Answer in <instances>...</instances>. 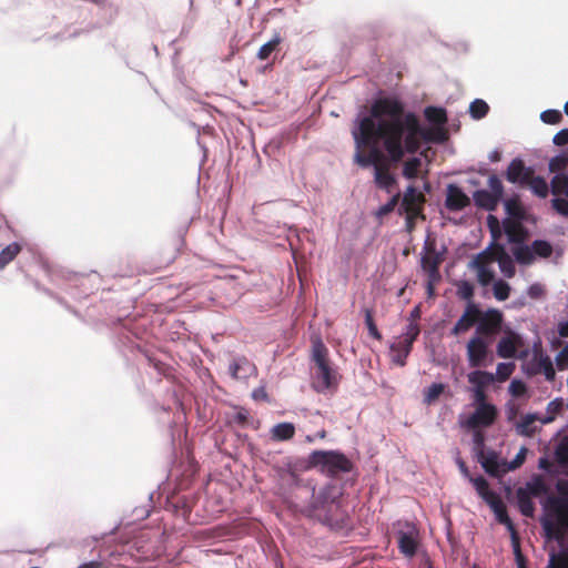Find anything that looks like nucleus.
Wrapping results in <instances>:
<instances>
[{
	"label": "nucleus",
	"mask_w": 568,
	"mask_h": 568,
	"mask_svg": "<svg viewBox=\"0 0 568 568\" xmlns=\"http://www.w3.org/2000/svg\"><path fill=\"white\" fill-rule=\"evenodd\" d=\"M379 136L393 162H400L406 153L414 154L426 143H444L445 126H423L418 115L406 111L405 103L395 95L376 99L371 115L361 119L359 142L369 144Z\"/></svg>",
	"instance_id": "f257e3e1"
},
{
	"label": "nucleus",
	"mask_w": 568,
	"mask_h": 568,
	"mask_svg": "<svg viewBox=\"0 0 568 568\" xmlns=\"http://www.w3.org/2000/svg\"><path fill=\"white\" fill-rule=\"evenodd\" d=\"M361 134V120L358 121V128L353 131V136L356 144L355 162L363 166H374V181L376 185L387 192L392 191V187L396 184L395 176L390 173V165L396 164L393 162L387 153L388 158L378 149L377 143L381 141L379 136H376L374 142L369 144H362L359 142Z\"/></svg>",
	"instance_id": "f03ea898"
},
{
	"label": "nucleus",
	"mask_w": 568,
	"mask_h": 568,
	"mask_svg": "<svg viewBox=\"0 0 568 568\" xmlns=\"http://www.w3.org/2000/svg\"><path fill=\"white\" fill-rule=\"evenodd\" d=\"M311 342L312 361L316 366L312 388L317 393L335 392L339 384V376L331 366L328 348L320 336H313Z\"/></svg>",
	"instance_id": "7ed1b4c3"
},
{
	"label": "nucleus",
	"mask_w": 568,
	"mask_h": 568,
	"mask_svg": "<svg viewBox=\"0 0 568 568\" xmlns=\"http://www.w3.org/2000/svg\"><path fill=\"white\" fill-rule=\"evenodd\" d=\"M310 516L331 527L344 523L345 515L334 487H324L314 496L310 506Z\"/></svg>",
	"instance_id": "20e7f679"
},
{
	"label": "nucleus",
	"mask_w": 568,
	"mask_h": 568,
	"mask_svg": "<svg viewBox=\"0 0 568 568\" xmlns=\"http://www.w3.org/2000/svg\"><path fill=\"white\" fill-rule=\"evenodd\" d=\"M552 518L542 520V528L548 538L560 539L568 529V503L565 498L549 496L544 505Z\"/></svg>",
	"instance_id": "39448f33"
},
{
	"label": "nucleus",
	"mask_w": 568,
	"mask_h": 568,
	"mask_svg": "<svg viewBox=\"0 0 568 568\" xmlns=\"http://www.w3.org/2000/svg\"><path fill=\"white\" fill-rule=\"evenodd\" d=\"M308 466L318 468L323 474L334 477L341 473H349L353 463L337 450H314L308 456Z\"/></svg>",
	"instance_id": "423d86ee"
},
{
	"label": "nucleus",
	"mask_w": 568,
	"mask_h": 568,
	"mask_svg": "<svg viewBox=\"0 0 568 568\" xmlns=\"http://www.w3.org/2000/svg\"><path fill=\"white\" fill-rule=\"evenodd\" d=\"M490 191L477 190L473 194L475 205L486 211H495L504 195V185L497 175L488 179Z\"/></svg>",
	"instance_id": "0eeeda50"
},
{
	"label": "nucleus",
	"mask_w": 568,
	"mask_h": 568,
	"mask_svg": "<svg viewBox=\"0 0 568 568\" xmlns=\"http://www.w3.org/2000/svg\"><path fill=\"white\" fill-rule=\"evenodd\" d=\"M424 248L426 250V254L422 256V268L427 274V292L432 295L434 292V283L440 280L439 266L444 261V256L436 251L434 242H426Z\"/></svg>",
	"instance_id": "6e6552de"
},
{
	"label": "nucleus",
	"mask_w": 568,
	"mask_h": 568,
	"mask_svg": "<svg viewBox=\"0 0 568 568\" xmlns=\"http://www.w3.org/2000/svg\"><path fill=\"white\" fill-rule=\"evenodd\" d=\"M504 314L497 308L480 310L476 335L493 337L503 331Z\"/></svg>",
	"instance_id": "1a4fd4ad"
},
{
	"label": "nucleus",
	"mask_w": 568,
	"mask_h": 568,
	"mask_svg": "<svg viewBox=\"0 0 568 568\" xmlns=\"http://www.w3.org/2000/svg\"><path fill=\"white\" fill-rule=\"evenodd\" d=\"M497 418V408L495 405H481L476 407L465 420L460 422V426L466 429H476L480 427L491 426Z\"/></svg>",
	"instance_id": "9d476101"
},
{
	"label": "nucleus",
	"mask_w": 568,
	"mask_h": 568,
	"mask_svg": "<svg viewBox=\"0 0 568 568\" xmlns=\"http://www.w3.org/2000/svg\"><path fill=\"white\" fill-rule=\"evenodd\" d=\"M491 248H488V246L478 253L470 262L469 266L476 271L477 273V280L480 285L487 286L489 285L494 277L495 272L490 267L491 261Z\"/></svg>",
	"instance_id": "9b49d317"
},
{
	"label": "nucleus",
	"mask_w": 568,
	"mask_h": 568,
	"mask_svg": "<svg viewBox=\"0 0 568 568\" xmlns=\"http://www.w3.org/2000/svg\"><path fill=\"white\" fill-rule=\"evenodd\" d=\"M466 351L470 367L477 368L485 365V361L489 354V347L484 337L474 335L468 341Z\"/></svg>",
	"instance_id": "f8f14e48"
},
{
	"label": "nucleus",
	"mask_w": 568,
	"mask_h": 568,
	"mask_svg": "<svg viewBox=\"0 0 568 568\" xmlns=\"http://www.w3.org/2000/svg\"><path fill=\"white\" fill-rule=\"evenodd\" d=\"M480 315V308L477 304L470 302L463 315L456 322L454 327L452 328V335L458 336L463 333L468 332L475 324L478 325V320Z\"/></svg>",
	"instance_id": "ddd939ff"
},
{
	"label": "nucleus",
	"mask_w": 568,
	"mask_h": 568,
	"mask_svg": "<svg viewBox=\"0 0 568 568\" xmlns=\"http://www.w3.org/2000/svg\"><path fill=\"white\" fill-rule=\"evenodd\" d=\"M488 248H491L490 256H491L493 263L497 262L499 265L500 272L506 277L511 278L516 273V268H515L514 261L511 260L510 255L507 253L504 245H501L497 242H493V243H490Z\"/></svg>",
	"instance_id": "4468645a"
},
{
	"label": "nucleus",
	"mask_w": 568,
	"mask_h": 568,
	"mask_svg": "<svg viewBox=\"0 0 568 568\" xmlns=\"http://www.w3.org/2000/svg\"><path fill=\"white\" fill-rule=\"evenodd\" d=\"M505 335L497 344V355L501 358H513L516 356L518 347L521 345L520 336L510 328L504 331Z\"/></svg>",
	"instance_id": "2eb2a0df"
},
{
	"label": "nucleus",
	"mask_w": 568,
	"mask_h": 568,
	"mask_svg": "<svg viewBox=\"0 0 568 568\" xmlns=\"http://www.w3.org/2000/svg\"><path fill=\"white\" fill-rule=\"evenodd\" d=\"M424 202V195L416 187L412 185L407 187L402 201V207L407 213L408 221L420 214Z\"/></svg>",
	"instance_id": "dca6fc26"
},
{
	"label": "nucleus",
	"mask_w": 568,
	"mask_h": 568,
	"mask_svg": "<svg viewBox=\"0 0 568 568\" xmlns=\"http://www.w3.org/2000/svg\"><path fill=\"white\" fill-rule=\"evenodd\" d=\"M418 531L415 526L406 525V530L398 532V547L402 554L413 557L417 551Z\"/></svg>",
	"instance_id": "f3484780"
},
{
	"label": "nucleus",
	"mask_w": 568,
	"mask_h": 568,
	"mask_svg": "<svg viewBox=\"0 0 568 568\" xmlns=\"http://www.w3.org/2000/svg\"><path fill=\"white\" fill-rule=\"evenodd\" d=\"M477 458L485 471L493 477H499L507 471V468L505 467L507 465L506 462L500 464L498 455L494 450L488 453L481 452L477 455Z\"/></svg>",
	"instance_id": "a211bd4d"
},
{
	"label": "nucleus",
	"mask_w": 568,
	"mask_h": 568,
	"mask_svg": "<svg viewBox=\"0 0 568 568\" xmlns=\"http://www.w3.org/2000/svg\"><path fill=\"white\" fill-rule=\"evenodd\" d=\"M534 173L531 168H527L520 159H514L506 171V179L510 183L524 185L527 179Z\"/></svg>",
	"instance_id": "6ab92c4d"
},
{
	"label": "nucleus",
	"mask_w": 568,
	"mask_h": 568,
	"mask_svg": "<svg viewBox=\"0 0 568 568\" xmlns=\"http://www.w3.org/2000/svg\"><path fill=\"white\" fill-rule=\"evenodd\" d=\"M469 204L470 200L462 189L454 184L448 185L445 205L449 211H460Z\"/></svg>",
	"instance_id": "aec40b11"
},
{
	"label": "nucleus",
	"mask_w": 568,
	"mask_h": 568,
	"mask_svg": "<svg viewBox=\"0 0 568 568\" xmlns=\"http://www.w3.org/2000/svg\"><path fill=\"white\" fill-rule=\"evenodd\" d=\"M229 372L234 379H246L256 373V367L246 357L241 356L230 364Z\"/></svg>",
	"instance_id": "412c9836"
},
{
	"label": "nucleus",
	"mask_w": 568,
	"mask_h": 568,
	"mask_svg": "<svg viewBox=\"0 0 568 568\" xmlns=\"http://www.w3.org/2000/svg\"><path fill=\"white\" fill-rule=\"evenodd\" d=\"M413 345L403 341L402 337L390 345L392 361L398 366L406 365V358L409 355Z\"/></svg>",
	"instance_id": "4be33fe9"
},
{
	"label": "nucleus",
	"mask_w": 568,
	"mask_h": 568,
	"mask_svg": "<svg viewBox=\"0 0 568 568\" xmlns=\"http://www.w3.org/2000/svg\"><path fill=\"white\" fill-rule=\"evenodd\" d=\"M504 230L508 236L509 242L520 243L524 241L525 231L520 223V220L505 219L504 220Z\"/></svg>",
	"instance_id": "5701e85b"
},
{
	"label": "nucleus",
	"mask_w": 568,
	"mask_h": 568,
	"mask_svg": "<svg viewBox=\"0 0 568 568\" xmlns=\"http://www.w3.org/2000/svg\"><path fill=\"white\" fill-rule=\"evenodd\" d=\"M468 382L474 386L473 389L486 390V388L495 382L493 373L486 371H474L467 376Z\"/></svg>",
	"instance_id": "b1692460"
},
{
	"label": "nucleus",
	"mask_w": 568,
	"mask_h": 568,
	"mask_svg": "<svg viewBox=\"0 0 568 568\" xmlns=\"http://www.w3.org/2000/svg\"><path fill=\"white\" fill-rule=\"evenodd\" d=\"M476 491L478 495L489 505L491 501H494L496 498L499 497V495L495 491H493L489 488L488 481L483 477L478 476L476 478H470Z\"/></svg>",
	"instance_id": "393cba45"
},
{
	"label": "nucleus",
	"mask_w": 568,
	"mask_h": 568,
	"mask_svg": "<svg viewBox=\"0 0 568 568\" xmlns=\"http://www.w3.org/2000/svg\"><path fill=\"white\" fill-rule=\"evenodd\" d=\"M295 435V426L292 423H280L271 429V437L275 442L290 440Z\"/></svg>",
	"instance_id": "a878e982"
},
{
	"label": "nucleus",
	"mask_w": 568,
	"mask_h": 568,
	"mask_svg": "<svg viewBox=\"0 0 568 568\" xmlns=\"http://www.w3.org/2000/svg\"><path fill=\"white\" fill-rule=\"evenodd\" d=\"M524 185L529 186L532 193L540 199L547 197L549 193V186L546 180L542 176H536L535 172L526 180Z\"/></svg>",
	"instance_id": "bb28decb"
},
{
	"label": "nucleus",
	"mask_w": 568,
	"mask_h": 568,
	"mask_svg": "<svg viewBox=\"0 0 568 568\" xmlns=\"http://www.w3.org/2000/svg\"><path fill=\"white\" fill-rule=\"evenodd\" d=\"M489 507L495 513L497 520L506 525L507 529H513L515 526L507 514L506 505L500 496L489 504Z\"/></svg>",
	"instance_id": "cd10ccee"
},
{
	"label": "nucleus",
	"mask_w": 568,
	"mask_h": 568,
	"mask_svg": "<svg viewBox=\"0 0 568 568\" xmlns=\"http://www.w3.org/2000/svg\"><path fill=\"white\" fill-rule=\"evenodd\" d=\"M282 41L283 38L281 34L277 32L274 33L273 38L258 49L256 53L257 59L261 61L267 60L273 52H276L280 49Z\"/></svg>",
	"instance_id": "c85d7f7f"
},
{
	"label": "nucleus",
	"mask_w": 568,
	"mask_h": 568,
	"mask_svg": "<svg viewBox=\"0 0 568 568\" xmlns=\"http://www.w3.org/2000/svg\"><path fill=\"white\" fill-rule=\"evenodd\" d=\"M529 493L526 489L519 488L517 490V501L520 513L526 517H532L535 511V505L531 500Z\"/></svg>",
	"instance_id": "c756f323"
},
{
	"label": "nucleus",
	"mask_w": 568,
	"mask_h": 568,
	"mask_svg": "<svg viewBox=\"0 0 568 568\" xmlns=\"http://www.w3.org/2000/svg\"><path fill=\"white\" fill-rule=\"evenodd\" d=\"M424 115L428 122L437 126H444L447 122V113L443 108L427 106L424 110Z\"/></svg>",
	"instance_id": "7c9ffc66"
},
{
	"label": "nucleus",
	"mask_w": 568,
	"mask_h": 568,
	"mask_svg": "<svg viewBox=\"0 0 568 568\" xmlns=\"http://www.w3.org/2000/svg\"><path fill=\"white\" fill-rule=\"evenodd\" d=\"M505 211L509 215L508 219L523 220L525 217V210L518 196L505 201Z\"/></svg>",
	"instance_id": "2f4dec72"
},
{
	"label": "nucleus",
	"mask_w": 568,
	"mask_h": 568,
	"mask_svg": "<svg viewBox=\"0 0 568 568\" xmlns=\"http://www.w3.org/2000/svg\"><path fill=\"white\" fill-rule=\"evenodd\" d=\"M21 245L17 242L7 245L0 252V270L4 268L10 262H12L21 252Z\"/></svg>",
	"instance_id": "473e14b6"
},
{
	"label": "nucleus",
	"mask_w": 568,
	"mask_h": 568,
	"mask_svg": "<svg viewBox=\"0 0 568 568\" xmlns=\"http://www.w3.org/2000/svg\"><path fill=\"white\" fill-rule=\"evenodd\" d=\"M537 416L534 414L525 415L521 420L517 424V433L521 436H531L536 432L535 422Z\"/></svg>",
	"instance_id": "72a5a7b5"
},
{
	"label": "nucleus",
	"mask_w": 568,
	"mask_h": 568,
	"mask_svg": "<svg viewBox=\"0 0 568 568\" xmlns=\"http://www.w3.org/2000/svg\"><path fill=\"white\" fill-rule=\"evenodd\" d=\"M525 489L532 497H539L548 493V486L541 476H537L531 481L527 483Z\"/></svg>",
	"instance_id": "f704fd0d"
},
{
	"label": "nucleus",
	"mask_w": 568,
	"mask_h": 568,
	"mask_svg": "<svg viewBox=\"0 0 568 568\" xmlns=\"http://www.w3.org/2000/svg\"><path fill=\"white\" fill-rule=\"evenodd\" d=\"M445 385L442 383H434L424 390V403L427 405L433 404L444 393Z\"/></svg>",
	"instance_id": "c9c22d12"
},
{
	"label": "nucleus",
	"mask_w": 568,
	"mask_h": 568,
	"mask_svg": "<svg viewBox=\"0 0 568 568\" xmlns=\"http://www.w3.org/2000/svg\"><path fill=\"white\" fill-rule=\"evenodd\" d=\"M489 111L488 104L480 99L474 100L469 105V113L473 119L479 120L487 115Z\"/></svg>",
	"instance_id": "e433bc0d"
},
{
	"label": "nucleus",
	"mask_w": 568,
	"mask_h": 568,
	"mask_svg": "<svg viewBox=\"0 0 568 568\" xmlns=\"http://www.w3.org/2000/svg\"><path fill=\"white\" fill-rule=\"evenodd\" d=\"M420 166L422 160L419 158H412L404 163L403 175L406 179H414L417 176Z\"/></svg>",
	"instance_id": "4c0bfd02"
},
{
	"label": "nucleus",
	"mask_w": 568,
	"mask_h": 568,
	"mask_svg": "<svg viewBox=\"0 0 568 568\" xmlns=\"http://www.w3.org/2000/svg\"><path fill=\"white\" fill-rule=\"evenodd\" d=\"M548 168L550 172L560 174V172L568 168V153L556 155L550 159Z\"/></svg>",
	"instance_id": "58836bf2"
},
{
	"label": "nucleus",
	"mask_w": 568,
	"mask_h": 568,
	"mask_svg": "<svg viewBox=\"0 0 568 568\" xmlns=\"http://www.w3.org/2000/svg\"><path fill=\"white\" fill-rule=\"evenodd\" d=\"M532 253L534 255L540 256V257H549L552 253V247L550 243L542 240H536L531 244Z\"/></svg>",
	"instance_id": "ea45409f"
},
{
	"label": "nucleus",
	"mask_w": 568,
	"mask_h": 568,
	"mask_svg": "<svg viewBox=\"0 0 568 568\" xmlns=\"http://www.w3.org/2000/svg\"><path fill=\"white\" fill-rule=\"evenodd\" d=\"M514 256L520 264H530L534 261L532 248L528 246H518L514 250Z\"/></svg>",
	"instance_id": "a19ab883"
},
{
	"label": "nucleus",
	"mask_w": 568,
	"mask_h": 568,
	"mask_svg": "<svg viewBox=\"0 0 568 568\" xmlns=\"http://www.w3.org/2000/svg\"><path fill=\"white\" fill-rule=\"evenodd\" d=\"M364 315H365V324H366V327L368 329V333L369 335L377 339V341H381L382 339V334L379 333L375 322H374V316H373V310L371 308H365L364 310Z\"/></svg>",
	"instance_id": "79ce46f5"
},
{
	"label": "nucleus",
	"mask_w": 568,
	"mask_h": 568,
	"mask_svg": "<svg viewBox=\"0 0 568 568\" xmlns=\"http://www.w3.org/2000/svg\"><path fill=\"white\" fill-rule=\"evenodd\" d=\"M494 296L498 301H506L510 294V285L503 281H496L493 287Z\"/></svg>",
	"instance_id": "37998d69"
},
{
	"label": "nucleus",
	"mask_w": 568,
	"mask_h": 568,
	"mask_svg": "<svg viewBox=\"0 0 568 568\" xmlns=\"http://www.w3.org/2000/svg\"><path fill=\"white\" fill-rule=\"evenodd\" d=\"M515 369L514 363H499L496 368L495 381H507Z\"/></svg>",
	"instance_id": "c03bdc74"
},
{
	"label": "nucleus",
	"mask_w": 568,
	"mask_h": 568,
	"mask_svg": "<svg viewBox=\"0 0 568 568\" xmlns=\"http://www.w3.org/2000/svg\"><path fill=\"white\" fill-rule=\"evenodd\" d=\"M457 295L462 300L471 301L474 296V286L468 281H462L457 285Z\"/></svg>",
	"instance_id": "a18cd8bd"
},
{
	"label": "nucleus",
	"mask_w": 568,
	"mask_h": 568,
	"mask_svg": "<svg viewBox=\"0 0 568 568\" xmlns=\"http://www.w3.org/2000/svg\"><path fill=\"white\" fill-rule=\"evenodd\" d=\"M540 119L546 124H558L562 120V114L559 110H546L541 112Z\"/></svg>",
	"instance_id": "49530a36"
},
{
	"label": "nucleus",
	"mask_w": 568,
	"mask_h": 568,
	"mask_svg": "<svg viewBox=\"0 0 568 568\" xmlns=\"http://www.w3.org/2000/svg\"><path fill=\"white\" fill-rule=\"evenodd\" d=\"M419 332V325L415 322H412L407 325L405 334H403L400 337L403 338V341L407 343L409 342V344L413 345L416 338L418 337Z\"/></svg>",
	"instance_id": "de8ad7c7"
},
{
	"label": "nucleus",
	"mask_w": 568,
	"mask_h": 568,
	"mask_svg": "<svg viewBox=\"0 0 568 568\" xmlns=\"http://www.w3.org/2000/svg\"><path fill=\"white\" fill-rule=\"evenodd\" d=\"M473 443H474V449L476 452V455L480 454L484 450L485 446V434L479 429H473Z\"/></svg>",
	"instance_id": "09e8293b"
},
{
	"label": "nucleus",
	"mask_w": 568,
	"mask_h": 568,
	"mask_svg": "<svg viewBox=\"0 0 568 568\" xmlns=\"http://www.w3.org/2000/svg\"><path fill=\"white\" fill-rule=\"evenodd\" d=\"M509 392L514 397H520L526 394V384L520 379H513L509 385Z\"/></svg>",
	"instance_id": "8fccbe9b"
},
{
	"label": "nucleus",
	"mask_w": 568,
	"mask_h": 568,
	"mask_svg": "<svg viewBox=\"0 0 568 568\" xmlns=\"http://www.w3.org/2000/svg\"><path fill=\"white\" fill-rule=\"evenodd\" d=\"M551 205L557 213L568 217V200L562 197H555L551 201Z\"/></svg>",
	"instance_id": "3c124183"
},
{
	"label": "nucleus",
	"mask_w": 568,
	"mask_h": 568,
	"mask_svg": "<svg viewBox=\"0 0 568 568\" xmlns=\"http://www.w3.org/2000/svg\"><path fill=\"white\" fill-rule=\"evenodd\" d=\"M526 454H527V449L525 447H523L519 450V453L516 455V457L508 464V466L506 467L507 470H515L518 467H520L526 459Z\"/></svg>",
	"instance_id": "603ef678"
},
{
	"label": "nucleus",
	"mask_w": 568,
	"mask_h": 568,
	"mask_svg": "<svg viewBox=\"0 0 568 568\" xmlns=\"http://www.w3.org/2000/svg\"><path fill=\"white\" fill-rule=\"evenodd\" d=\"M551 193L556 196L562 195L567 190L568 185L557 180V174L550 181Z\"/></svg>",
	"instance_id": "864d4df0"
},
{
	"label": "nucleus",
	"mask_w": 568,
	"mask_h": 568,
	"mask_svg": "<svg viewBox=\"0 0 568 568\" xmlns=\"http://www.w3.org/2000/svg\"><path fill=\"white\" fill-rule=\"evenodd\" d=\"M250 414L246 409L240 408L233 416V422L241 426L245 427L248 424Z\"/></svg>",
	"instance_id": "5fc2aeb1"
},
{
	"label": "nucleus",
	"mask_w": 568,
	"mask_h": 568,
	"mask_svg": "<svg viewBox=\"0 0 568 568\" xmlns=\"http://www.w3.org/2000/svg\"><path fill=\"white\" fill-rule=\"evenodd\" d=\"M487 222H488V226L490 229L494 242H496V240L500 236L499 221L496 216L490 214L487 217Z\"/></svg>",
	"instance_id": "6e6d98bb"
},
{
	"label": "nucleus",
	"mask_w": 568,
	"mask_h": 568,
	"mask_svg": "<svg viewBox=\"0 0 568 568\" xmlns=\"http://www.w3.org/2000/svg\"><path fill=\"white\" fill-rule=\"evenodd\" d=\"M548 568H568V556L567 555L552 556Z\"/></svg>",
	"instance_id": "4d7b16f0"
},
{
	"label": "nucleus",
	"mask_w": 568,
	"mask_h": 568,
	"mask_svg": "<svg viewBox=\"0 0 568 568\" xmlns=\"http://www.w3.org/2000/svg\"><path fill=\"white\" fill-rule=\"evenodd\" d=\"M527 294L532 300H538L545 295V287L539 283H534L528 287Z\"/></svg>",
	"instance_id": "13d9d810"
},
{
	"label": "nucleus",
	"mask_w": 568,
	"mask_h": 568,
	"mask_svg": "<svg viewBox=\"0 0 568 568\" xmlns=\"http://www.w3.org/2000/svg\"><path fill=\"white\" fill-rule=\"evenodd\" d=\"M552 142L555 145L564 146L568 144V129H562L554 135Z\"/></svg>",
	"instance_id": "bf43d9fd"
},
{
	"label": "nucleus",
	"mask_w": 568,
	"mask_h": 568,
	"mask_svg": "<svg viewBox=\"0 0 568 568\" xmlns=\"http://www.w3.org/2000/svg\"><path fill=\"white\" fill-rule=\"evenodd\" d=\"M473 397L476 407H480L481 405H490L489 403H487L486 390L473 389Z\"/></svg>",
	"instance_id": "052dcab7"
},
{
	"label": "nucleus",
	"mask_w": 568,
	"mask_h": 568,
	"mask_svg": "<svg viewBox=\"0 0 568 568\" xmlns=\"http://www.w3.org/2000/svg\"><path fill=\"white\" fill-rule=\"evenodd\" d=\"M556 489L558 494L560 495L559 498H565V500L568 503V480L567 479H560L556 484Z\"/></svg>",
	"instance_id": "680f3d73"
},
{
	"label": "nucleus",
	"mask_w": 568,
	"mask_h": 568,
	"mask_svg": "<svg viewBox=\"0 0 568 568\" xmlns=\"http://www.w3.org/2000/svg\"><path fill=\"white\" fill-rule=\"evenodd\" d=\"M398 197L399 195L396 194L395 196H393V199L385 205H383L381 209H379V214L383 215V214H387L389 212H392L398 201Z\"/></svg>",
	"instance_id": "e2e57ef3"
},
{
	"label": "nucleus",
	"mask_w": 568,
	"mask_h": 568,
	"mask_svg": "<svg viewBox=\"0 0 568 568\" xmlns=\"http://www.w3.org/2000/svg\"><path fill=\"white\" fill-rule=\"evenodd\" d=\"M510 531V537H511V546H513V550L514 552L515 551H518V550H521L520 549V540H519V536L516 531V528L514 527L513 529H508Z\"/></svg>",
	"instance_id": "0e129e2a"
},
{
	"label": "nucleus",
	"mask_w": 568,
	"mask_h": 568,
	"mask_svg": "<svg viewBox=\"0 0 568 568\" xmlns=\"http://www.w3.org/2000/svg\"><path fill=\"white\" fill-rule=\"evenodd\" d=\"M555 369L550 362H548L545 366V376L548 381H552L555 378Z\"/></svg>",
	"instance_id": "69168bd1"
},
{
	"label": "nucleus",
	"mask_w": 568,
	"mask_h": 568,
	"mask_svg": "<svg viewBox=\"0 0 568 568\" xmlns=\"http://www.w3.org/2000/svg\"><path fill=\"white\" fill-rule=\"evenodd\" d=\"M558 333L561 337H568V321L559 324Z\"/></svg>",
	"instance_id": "338daca9"
},
{
	"label": "nucleus",
	"mask_w": 568,
	"mask_h": 568,
	"mask_svg": "<svg viewBox=\"0 0 568 568\" xmlns=\"http://www.w3.org/2000/svg\"><path fill=\"white\" fill-rule=\"evenodd\" d=\"M78 568H103V567H102V562L93 560V561L82 564Z\"/></svg>",
	"instance_id": "774afa93"
}]
</instances>
